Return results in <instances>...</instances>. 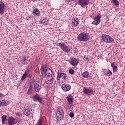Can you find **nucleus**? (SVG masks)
<instances>
[{
	"mask_svg": "<svg viewBox=\"0 0 125 125\" xmlns=\"http://www.w3.org/2000/svg\"><path fill=\"white\" fill-rule=\"evenodd\" d=\"M77 38L78 40L81 42H87V41L89 40V38H88V34L84 32L80 33Z\"/></svg>",
	"mask_w": 125,
	"mask_h": 125,
	"instance_id": "obj_1",
	"label": "nucleus"
},
{
	"mask_svg": "<svg viewBox=\"0 0 125 125\" xmlns=\"http://www.w3.org/2000/svg\"><path fill=\"white\" fill-rule=\"evenodd\" d=\"M102 39L104 42H105L106 43H113L115 42L114 38L109 35H103L102 36Z\"/></svg>",
	"mask_w": 125,
	"mask_h": 125,
	"instance_id": "obj_2",
	"label": "nucleus"
},
{
	"mask_svg": "<svg viewBox=\"0 0 125 125\" xmlns=\"http://www.w3.org/2000/svg\"><path fill=\"white\" fill-rule=\"evenodd\" d=\"M34 89L36 92H39L42 89V84L39 80H35L33 82Z\"/></svg>",
	"mask_w": 125,
	"mask_h": 125,
	"instance_id": "obj_3",
	"label": "nucleus"
},
{
	"mask_svg": "<svg viewBox=\"0 0 125 125\" xmlns=\"http://www.w3.org/2000/svg\"><path fill=\"white\" fill-rule=\"evenodd\" d=\"M59 46L64 51V52H66L68 53L70 52V48L68 46H66V44L64 42H60L59 43Z\"/></svg>",
	"mask_w": 125,
	"mask_h": 125,
	"instance_id": "obj_4",
	"label": "nucleus"
},
{
	"mask_svg": "<svg viewBox=\"0 0 125 125\" xmlns=\"http://www.w3.org/2000/svg\"><path fill=\"white\" fill-rule=\"evenodd\" d=\"M101 14H98V15H96L95 18H94V20H95L92 22V24L93 25H95V26H97L100 22H101Z\"/></svg>",
	"mask_w": 125,
	"mask_h": 125,
	"instance_id": "obj_5",
	"label": "nucleus"
},
{
	"mask_svg": "<svg viewBox=\"0 0 125 125\" xmlns=\"http://www.w3.org/2000/svg\"><path fill=\"white\" fill-rule=\"evenodd\" d=\"M58 113L57 114V116H58V119L62 120L63 117H64V111L62 107L59 106L58 108Z\"/></svg>",
	"mask_w": 125,
	"mask_h": 125,
	"instance_id": "obj_6",
	"label": "nucleus"
},
{
	"mask_svg": "<svg viewBox=\"0 0 125 125\" xmlns=\"http://www.w3.org/2000/svg\"><path fill=\"white\" fill-rule=\"evenodd\" d=\"M80 62V60L78 59H76V58H71L69 60V63L72 65V66H74V67H76V66H78V64H79V62Z\"/></svg>",
	"mask_w": 125,
	"mask_h": 125,
	"instance_id": "obj_7",
	"label": "nucleus"
},
{
	"mask_svg": "<svg viewBox=\"0 0 125 125\" xmlns=\"http://www.w3.org/2000/svg\"><path fill=\"white\" fill-rule=\"evenodd\" d=\"M83 92L84 94L91 95V94H93V89L90 87H85L83 88Z\"/></svg>",
	"mask_w": 125,
	"mask_h": 125,
	"instance_id": "obj_8",
	"label": "nucleus"
},
{
	"mask_svg": "<svg viewBox=\"0 0 125 125\" xmlns=\"http://www.w3.org/2000/svg\"><path fill=\"white\" fill-rule=\"evenodd\" d=\"M78 3L82 7L84 8V6L89 4V0H78Z\"/></svg>",
	"mask_w": 125,
	"mask_h": 125,
	"instance_id": "obj_9",
	"label": "nucleus"
},
{
	"mask_svg": "<svg viewBox=\"0 0 125 125\" xmlns=\"http://www.w3.org/2000/svg\"><path fill=\"white\" fill-rule=\"evenodd\" d=\"M17 119L12 117H9L8 119V124L9 125H14L17 124Z\"/></svg>",
	"mask_w": 125,
	"mask_h": 125,
	"instance_id": "obj_10",
	"label": "nucleus"
},
{
	"mask_svg": "<svg viewBox=\"0 0 125 125\" xmlns=\"http://www.w3.org/2000/svg\"><path fill=\"white\" fill-rule=\"evenodd\" d=\"M33 101L34 102H39V103H42V99L43 98L41 97L39 94L34 95L33 97Z\"/></svg>",
	"mask_w": 125,
	"mask_h": 125,
	"instance_id": "obj_11",
	"label": "nucleus"
},
{
	"mask_svg": "<svg viewBox=\"0 0 125 125\" xmlns=\"http://www.w3.org/2000/svg\"><path fill=\"white\" fill-rule=\"evenodd\" d=\"M61 78H62L63 80H66L67 79V75L66 74L60 72L59 71L58 73V76L57 77V80L59 81Z\"/></svg>",
	"mask_w": 125,
	"mask_h": 125,
	"instance_id": "obj_12",
	"label": "nucleus"
},
{
	"mask_svg": "<svg viewBox=\"0 0 125 125\" xmlns=\"http://www.w3.org/2000/svg\"><path fill=\"white\" fill-rule=\"evenodd\" d=\"M5 6V5H4V3L0 1V14H1V15H2V14L4 13Z\"/></svg>",
	"mask_w": 125,
	"mask_h": 125,
	"instance_id": "obj_13",
	"label": "nucleus"
},
{
	"mask_svg": "<svg viewBox=\"0 0 125 125\" xmlns=\"http://www.w3.org/2000/svg\"><path fill=\"white\" fill-rule=\"evenodd\" d=\"M62 88L63 90L69 91V90L71 89V85L67 84L66 83L62 84Z\"/></svg>",
	"mask_w": 125,
	"mask_h": 125,
	"instance_id": "obj_14",
	"label": "nucleus"
},
{
	"mask_svg": "<svg viewBox=\"0 0 125 125\" xmlns=\"http://www.w3.org/2000/svg\"><path fill=\"white\" fill-rule=\"evenodd\" d=\"M7 105H9V101L6 100L0 101V107H5Z\"/></svg>",
	"mask_w": 125,
	"mask_h": 125,
	"instance_id": "obj_15",
	"label": "nucleus"
},
{
	"mask_svg": "<svg viewBox=\"0 0 125 125\" xmlns=\"http://www.w3.org/2000/svg\"><path fill=\"white\" fill-rule=\"evenodd\" d=\"M111 66L112 67L113 73H116L118 71V64L114 62L111 63Z\"/></svg>",
	"mask_w": 125,
	"mask_h": 125,
	"instance_id": "obj_16",
	"label": "nucleus"
},
{
	"mask_svg": "<svg viewBox=\"0 0 125 125\" xmlns=\"http://www.w3.org/2000/svg\"><path fill=\"white\" fill-rule=\"evenodd\" d=\"M32 112V109L31 108H26L23 110V113L25 115V116H29Z\"/></svg>",
	"mask_w": 125,
	"mask_h": 125,
	"instance_id": "obj_17",
	"label": "nucleus"
},
{
	"mask_svg": "<svg viewBox=\"0 0 125 125\" xmlns=\"http://www.w3.org/2000/svg\"><path fill=\"white\" fill-rule=\"evenodd\" d=\"M45 74L47 77H50V76H52V71L50 68H47L45 70Z\"/></svg>",
	"mask_w": 125,
	"mask_h": 125,
	"instance_id": "obj_18",
	"label": "nucleus"
},
{
	"mask_svg": "<svg viewBox=\"0 0 125 125\" xmlns=\"http://www.w3.org/2000/svg\"><path fill=\"white\" fill-rule=\"evenodd\" d=\"M33 15H36V16H40L41 15V12L39 10V9L35 8L33 10Z\"/></svg>",
	"mask_w": 125,
	"mask_h": 125,
	"instance_id": "obj_19",
	"label": "nucleus"
},
{
	"mask_svg": "<svg viewBox=\"0 0 125 125\" xmlns=\"http://www.w3.org/2000/svg\"><path fill=\"white\" fill-rule=\"evenodd\" d=\"M33 90L34 86H33V85L31 84L27 91V94H28V95H30V94H32V93H33Z\"/></svg>",
	"mask_w": 125,
	"mask_h": 125,
	"instance_id": "obj_20",
	"label": "nucleus"
},
{
	"mask_svg": "<svg viewBox=\"0 0 125 125\" xmlns=\"http://www.w3.org/2000/svg\"><path fill=\"white\" fill-rule=\"evenodd\" d=\"M78 21V19H77V18L76 19V18L72 19V22L73 26L77 27V26H78V25H79L80 22Z\"/></svg>",
	"mask_w": 125,
	"mask_h": 125,
	"instance_id": "obj_21",
	"label": "nucleus"
},
{
	"mask_svg": "<svg viewBox=\"0 0 125 125\" xmlns=\"http://www.w3.org/2000/svg\"><path fill=\"white\" fill-rule=\"evenodd\" d=\"M82 77L85 79H86L89 77V72L88 71H85L82 74Z\"/></svg>",
	"mask_w": 125,
	"mask_h": 125,
	"instance_id": "obj_22",
	"label": "nucleus"
},
{
	"mask_svg": "<svg viewBox=\"0 0 125 125\" xmlns=\"http://www.w3.org/2000/svg\"><path fill=\"white\" fill-rule=\"evenodd\" d=\"M46 69H47V67H46V66H45V67L42 66L41 68V73L42 75H44L45 74V71Z\"/></svg>",
	"mask_w": 125,
	"mask_h": 125,
	"instance_id": "obj_23",
	"label": "nucleus"
},
{
	"mask_svg": "<svg viewBox=\"0 0 125 125\" xmlns=\"http://www.w3.org/2000/svg\"><path fill=\"white\" fill-rule=\"evenodd\" d=\"M67 100L68 101V104H73V100H74L73 97H67Z\"/></svg>",
	"mask_w": 125,
	"mask_h": 125,
	"instance_id": "obj_24",
	"label": "nucleus"
},
{
	"mask_svg": "<svg viewBox=\"0 0 125 125\" xmlns=\"http://www.w3.org/2000/svg\"><path fill=\"white\" fill-rule=\"evenodd\" d=\"M112 2L113 4H114L116 6H118V5H120V3L118 0H112Z\"/></svg>",
	"mask_w": 125,
	"mask_h": 125,
	"instance_id": "obj_25",
	"label": "nucleus"
},
{
	"mask_svg": "<svg viewBox=\"0 0 125 125\" xmlns=\"http://www.w3.org/2000/svg\"><path fill=\"white\" fill-rule=\"evenodd\" d=\"M22 59L26 62H29V61H30V57L29 56H23Z\"/></svg>",
	"mask_w": 125,
	"mask_h": 125,
	"instance_id": "obj_26",
	"label": "nucleus"
},
{
	"mask_svg": "<svg viewBox=\"0 0 125 125\" xmlns=\"http://www.w3.org/2000/svg\"><path fill=\"white\" fill-rule=\"evenodd\" d=\"M105 76H107L108 77H110L112 76V72L111 70H107L106 71V73H104Z\"/></svg>",
	"mask_w": 125,
	"mask_h": 125,
	"instance_id": "obj_27",
	"label": "nucleus"
},
{
	"mask_svg": "<svg viewBox=\"0 0 125 125\" xmlns=\"http://www.w3.org/2000/svg\"><path fill=\"white\" fill-rule=\"evenodd\" d=\"M6 120V115H3L1 116V121L2 125H4V122Z\"/></svg>",
	"mask_w": 125,
	"mask_h": 125,
	"instance_id": "obj_28",
	"label": "nucleus"
},
{
	"mask_svg": "<svg viewBox=\"0 0 125 125\" xmlns=\"http://www.w3.org/2000/svg\"><path fill=\"white\" fill-rule=\"evenodd\" d=\"M37 125H42V118L39 119Z\"/></svg>",
	"mask_w": 125,
	"mask_h": 125,
	"instance_id": "obj_29",
	"label": "nucleus"
},
{
	"mask_svg": "<svg viewBox=\"0 0 125 125\" xmlns=\"http://www.w3.org/2000/svg\"><path fill=\"white\" fill-rule=\"evenodd\" d=\"M21 61V64H23V65H26V64L27 63V62H26V61H24L23 58H22Z\"/></svg>",
	"mask_w": 125,
	"mask_h": 125,
	"instance_id": "obj_30",
	"label": "nucleus"
},
{
	"mask_svg": "<svg viewBox=\"0 0 125 125\" xmlns=\"http://www.w3.org/2000/svg\"><path fill=\"white\" fill-rule=\"evenodd\" d=\"M29 73H30V70L27 69H26V70L25 71V72H24V73L23 74H24L25 76H27V75L29 74Z\"/></svg>",
	"mask_w": 125,
	"mask_h": 125,
	"instance_id": "obj_31",
	"label": "nucleus"
},
{
	"mask_svg": "<svg viewBox=\"0 0 125 125\" xmlns=\"http://www.w3.org/2000/svg\"><path fill=\"white\" fill-rule=\"evenodd\" d=\"M69 74H70V75H74V73H75V71L73 69H69Z\"/></svg>",
	"mask_w": 125,
	"mask_h": 125,
	"instance_id": "obj_32",
	"label": "nucleus"
},
{
	"mask_svg": "<svg viewBox=\"0 0 125 125\" xmlns=\"http://www.w3.org/2000/svg\"><path fill=\"white\" fill-rule=\"evenodd\" d=\"M26 78H27V75H25V74H23L22 78L21 79V81H24V80H25Z\"/></svg>",
	"mask_w": 125,
	"mask_h": 125,
	"instance_id": "obj_33",
	"label": "nucleus"
},
{
	"mask_svg": "<svg viewBox=\"0 0 125 125\" xmlns=\"http://www.w3.org/2000/svg\"><path fill=\"white\" fill-rule=\"evenodd\" d=\"M67 2H68V4H71L72 2H73V1H74L75 0H66Z\"/></svg>",
	"mask_w": 125,
	"mask_h": 125,
	"instance_id": "obj_34",
	"label": "nucleus"
},
{
	"mask_svg": "<svg viewBox=\"0 0 125 125\" xmlns=\"http://www.w3.org/2000/svg\"><path fill=\"white\" fill-rule=\"evenodd\" d=\"M83 59L85 61H86L87 60H88V56H84Z\"/></svg>",
	"mask_w": 125,
	"mask_h": 125,
	"instance_id": "obj_35",
	"label": "nucleus"
},
{
	"mask_svg": "<svg viewBox=\"0 0 125 125\" xmlns=\"http://www.w3.org/2000/svg\"><path fill=\"white\" fill-rule=\"evenodd\" d=\"M69 117H70V118H74V113L70 112L69 114Z\"/></svg>",
	"mask_w": 125,
	"mask_h": 125,
	"instance_id": "obj_36",
	"label": "nucleus"
},
{
	"mask_svg": "<svg viewBox=\"0 0 125 125\" xmlns=\"http://www.w3.org/2000/svg\"><path fill=\"white\" fill-rule=\"evenodd\" d=\"M49 82H50V83H53V78L52 77L50 80H49Z\"/></svg>",
	"mask_w": 125,
	"mask_h": 125,
	"instance_id": "obj_37",
	"label": "nucleus"
},
{
	"mask_svg": "<svg viewBox=\"0 0 125 125\" xmlns=\"http://www.w3.org/2000/svg\"><path fill=\"white\" fill-rule=\"evenodd\" d=\"M16 115L18 116V117H21V116H22V114L21 113L18 112L16 113Z\"/></svg>",
	"mask_w": 125,
	"mask_h": 125,
	"instance_id": "obj_38",
	"label": "nucleus"
},
{
	"mask_svg": "<svg viewBox=\"0 0 125 125\" xmlns=\"http://www.w3.org/2000/svg\"><path fill=\"white\" fill-rule=\"evenodd\" d=\"M70 108H71V109H72V108H74V104L70 105Z\"/></svg>",
	"mask_w": 125,
	"mask_h": 125,
	"instance_id": "obj_39",
	"label": "nucleus"
},
{
	"mask_svg": "<svg viewBox=\"0 0 125 125\" xmlns=\"http://www.w3.org/2000/svg\"><path fill=\"white\" fill-rule=\"evenodd\" d=\"M0 97L1 98L2 97H3V94L2 93H0Z\"/></svg>",
	"mask_w": 125,
	"mask_h": 125,
	"instance_id": "obj_40",
	"label": "nucleus"
},
{
	"mask_svg": "<svg viewBox=\"0 0 125 125\" xmlns=\"http://www.w3.org/2000/svg\"><path fill=\"white\" fill-rule=\"evenodd\" d=\"M30 1H33V2H35V1H37L38 0H30Z\"/></svg>",
	"mask_w": 125,
	"mask_h": 125,
	"instance_id": "obj_41",
	"label": "nucleus"
},
{
	"mask_svg": "<svg viewBox=\"0 0 125 125\" xmlns=\"http://www.w3.org/2000/svg\"><path fill=\"white\" fill-rule=\"evenodd\" d=\"M29 78H30V75H29Z\"/></svg>",
	"mask_w": 125,
	"mask_h": 125,
	"instance_id": "obj_42",
	"label": "nucleus"
}]
</instances>
